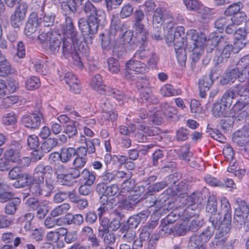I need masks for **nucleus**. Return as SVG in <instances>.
<instances>
[{
  "label": "nucleus",
  "mask_w": 249,
  "mask_h": 249,
  "mask_svg": "<svg viewBox=\"0 0 249 249\" xmlns=\"http://www.w3.org/2000/svg\"><path fill=\"white\" fill-rule=\"evenodd\" d=\"M42 115L41 113H33L24 115L22 119V124L26 127L37 129L41 124Z\"/></svg>",
  "instance_id": "nucleus-15"
},
{
  "label": "nucleus",
  "mask_w": 249,
  "mask_h": 249,
  "mask_svg": "<svg viewBox=\"0 0 249 249\" xmlns=\"http://www.w3.org/2000/svg\"><path fill=\"white\" fill-rule=\"evenodd\" d=\"M187 248L188 249H205L206 248L197 235H194L190 237Z\"/></svg>",
  "instance_id": "nucleus-36"
},
{
  "label": "nucleus",
  "mask_w": 249,
  "mask_h": 249,
  "mask_svg": "<svg viewBox=\"0 0 249 249\" xmlns=\"http://www.w3.org/2000/svg\"><path fill=\"white\" fill-rule=\"evenodd\" d=\"M44 6V1L42 2L40 1L38 4L36 3L35 5V9L38 11V13L41 12L39 14L40 17L38 18L40 26L50 27L53 24L55 15L52 12H45Z\"/></svg>",
  "instance_id": "nucleus-8"
},
{
  "label": "nucleus",
  "mask_w": 249,
  "mask_h": 249,
  "mask_svg": "<svg viewBox=\"0 0 249 249\" xmlns=\"http://www.w3.org/2000/svg\"><path fill=\"white\" fill-rule=\"evenodd\" d=\"M236 68L241 72L240 79L245 81L249 78V55L242 57L238 62Z\"/></svg>",
  "instance_id": "nucleus-18"
},
{
  "label": "nucleus",
  "mask_w": 249,
  "mask_h": 249,
  "mask_svg": "<svg viewBox=\"0 0 249 249\" xmlns=\"http://www.w3.org/2000/svg\"><path fill=\"white\" fill-rule=\"evenodd\" d=\"M215 70L213 69L209 76L202 77L199 81L198 87L201 89L204 88L205 90H209L212 85L213 80L212 77L214 76Z\"/></svg>",
  "instance_id": "nucleus-34"
},
{
  "label": "nucleus",
  "mask_w": 249,
  "mask_h": 249,
  "mask_svg": "<svg viewBox=\"0 0 249 249\" xmlns=\"http://www.w3.org/2000/svg\"><path fill=\"white\" fill-rule=\"evenodd\" d=\"M168 185L166 180H162L161 182L154 183L151 185L148 188V191L151 192H158L164 189Z\"/></svg>",
  "instance_id": "nucleus-60"
},
{
  "label": "nucleus",
  "mask_w": 249,
  "mask_h": 249,
  "mask_svg": "<svg viewBox=\"0 0 249 249\" xmlns=\"http://www.w3.org/2000/svg\"><path fill=\"white\" fill-rule=\"evenodd\" d=\"M21 148V146L18 142H12L8 149L4 153L5 158L9 161L20 164L22 167L28 166L30 163V160L27 157L20 159Z\"/></svg>",
  "instance_id": "nucleus-5"
},
{
  "label": "nucleus",
  "mask_w": 249,
  "mask_h": 249,
  "mask_svg": "<svg viewBox=\"0 0 249 249\" xmlns=\"http://www.w3.org/2000/svg\"><path fill=\"white\" fill-rule=\"evenodd\" d=\"M125 196L122 206L126 210H132L139 202V196L137 194H131Z\"/></svg>",
  "instance_id": "nucleus-29"
},
{
  "label": "nucleus",
  "mask_w": 249,
  "mask_h": 249,
  "mask_svg": "<svg viewBox=\"0 0 249 249\" xmlns=\"http://www.w3.org/2000/svg\"><path fill=\"white\" fill-rule=\"evenodd\" d=\"M40 85V79L36 76H32L28 78L25 83V88L29 90H34Z\"/></svg>",
  "instance_id": "nucleus-48"
},
{
  "label": "nucleus",
  "mask_w": 249,
  "mask_h": 249,
  "mask_svg": "<svg viewBox=\"0 0 249 249\" xmlns=\"http://www.w3.org/2000/svg\"><path fill=\"white\" fill-rule=\"evenodd\" d=\"M63 38L61 46L62 55L66 59L71 58L77 67L83 65L75 45L78 43V32L76 31L72 19L70 16L65 17V24L63 27Z\"/></svg>",
  "instance_id": "nucleus-1"
},
{
  "label": "nucleus",
  "mask_w": 249,
  "mask_h": 249,
  "mask_svg": "<svg viewBox=\"0 0 249 249\" xmlns=\"http://www.w3.org/2000/svg\"><path fill=\"white\" fill-rule=\"evenodd\" d=\"M247 17L246 14L242 11H240L236 13V14L234 15L230 19V21H231L232 23L235 24L237 26L245 21Z\"/></svg>",
  "instance_id": "nucleus-54"
},
{
  "label": "nucleus",
  "mask_w": 249,
  "mask_h": 249,
  "mask_svg": "<svg viewBox=\"0 0 249 249\" xmlns=\"http://www.w3.org/2000/svg\"><path fill=\"white\" fill-rule=\"evenodd\" d=\"M91 87L100 93L112 96L118 101H123L126 99L124 93L117 89L107 87L105 89V85L103 83L101 76L99 74H95L92 78L91 83Z\"/></svg>",
  "instance_id": "nucleus-3"
},
{
  "label": "nucleus",
  "mask_w": 249,
  "mask_h": 249,
  "mask_svg": "<svg viewBox=\"0 0 249 249\" xmlns=\"http://www.w3.org/2000/svg\"><path fill=\"white\" fill-rule=\"evenodd\" d=\"M81 177L86 181L85 183L89 185H92L95 180V174L94 172L89 171L87 168L81 172Z\"/></svg>",
  "instance_id": "nucleus-45"
},
{
  "label": "nucleus",
  "mask_w": 249,
  "mask_h": 249,
  "mask_svg": "<svg viewBox=\"0 0 249 249\" xmlns=\"http://www.w3.org/2000/svg\"><path fill=\"white\" fill-rule=\"evenodd\" d=\"M8 177L12 180L21 178L24 179H31L32 176L29 174L23 173L20 167L16 166L10 170L8 173Z\"/></svg>",
  "instance_id": "nucleus-23"
},
{
  "label": "nucleus",
  "mask_w": 249,
  "mask_h": 249,
  "mask_svg": "<svg viewBox=\"0 0 249 249\" xmlns=\"http://www.w3.org/2000/svg\"><path fill=\"white\" fill-rule=\"evenodd\" d=\"M35 70L42 75H47L48 73V67L44 62L40 60H35L33 62Z\"/></svg>",
  "instance_id": "nucleus-47"
},
{
  "label": "nucleus",
  "mask_w": 249,
  "mask_h": 249,
  "mask_svg": "<svg viewBox=\"0 0 249 249\" xmlns=\"http://www.w3.org/2000/svg\"><path fill=\"white\" fill-rule=\"evenodd\" d=\"M234 116L241 120L249 116V104L242 99L238 100L232 107Z\"/></svg>",
  "instance_id": "nucleus-12"
},
{
  "label": "nucleus",
  "mask_w": 249,
  "mask_h": 249,
  "mask_svg": "<svg viewBox=\"0 0 249 249\" xmlns=\"http://www.w3.org/2000/svg\"><path fill=\"white\" fill-rule=\"evenodd\" d=\"M60 158L62 163H67L76 154V150L73 147H63L60 150Z\"/></svg>",
  "instance_id": "nucleus-30"
},
{
  "label": "nucleus",
  "mask_w": 249,
  "mask_h": 249,
  "mask_svg": "<svg viewBox=\"0 0 249 249\" xmlns=\"http://www.w3.org/2000/svg\"><path fill=\"white\" fill-rule=\"evenodd\" d=\"M58 182L62 185L66 186H72L74 183V181L72 177L69 174H65L63 175H59L57 177Z\"/></svg>",
  "instance_id": "nucleus-56"
},
{
  "label": "nucleus",
  "mask_w": 249,
  "mask_h": 249,
  "mask_svg": "<svg viewBox=\"0 0 249 249\" xmlns=\"http://www.w3.org/2000/svg\"><path fill=\"white\" fill-rule=\"evenodd\" d=\"M244 211H243V209L240 207L239 204L238 208H237L235 210V213L233 217L234 222H236L240 225L243 224L244 218Z\"/></svg>",
  "instance_id": "nucleus-55"
},
{
  "label": "nucleus",
  "mask_w": 249,
  "mask_h": 249,
  "mask_svg": "<svg viewBox=\"0 0 249 249\" xmlns=\"http://www.w3.org/2000/svg\"><path fill=\"white\" fill-rule=\"evenodd\" d=\"M206 211L210 214L209 220L212 225H218L220 222L221 217L218 213H217V202L214 196H210L209 198L206 206Z\"/></svg>",
  "instance_id": "nucleus-9"
},
{
  "label": "nucleus",
  "mask_w": 249,
  "mask_h": 249,
  "mask_svg": "<svg viewBox=\"0 0 249 249\" xmlns=\"http://www.w3.org/2000/svg\"><path fill=\"white\" fill-rule=\"evenodd\" d=\"M160 92L164 96L170 97L178 95L180 94L181 91L174 89L173 86L170 84H165L161 87Z\"/></svg>",
  "instance_id": "nucleus-38"
},
{
  "label": "nucleus",
  "mask_w": 249,
  "mask_h": 249,
  "mask_svg": "<svg viewBox=\"0 0 249 249\" xmlns=\"http://www.w3.org/2000/svg\"><path fill=\"white\" fill-rule=\"evenodd\" d=\"M134 187V181L132 179H126L122 184V189L119 193L120 196H127V194H136L132 190Z\"/></svg>",
  "instance_id": "nucleus-31"
},
{
  "label": "nucleus",
  "mask_w": 249,
  "mask_h": 249,
  "mask_svg": "<svg viewBox=\"0 0 249 249\" xmlns=\"http://www.w3.org/2000/svg\"><path fill=\"white\" fill-rule=\"evenodd\" d=\"M184 3L187 9L192 11H197L202 4L197 0H184Z\"/></svg>",
  "instance_id": "nucleus-64"
},
{
  "label": "nucleus",
  "mask_w": 249,
  "mask_h": 249,
  "mask_svg": "<svg viewBox=\"0 0 249 249\" xmlns=\"http://www.w3.org/2000/svg\"><path fill=\"white\" fill-rule=\"evenodd\" d=\"M71 206L69 203H64L55 207L51 212V215L57 217L66 213L70 209Z\"/></svg>",
  "instance_id": "nucleus-40"
},
{
  "label": "nucleus",
  "mask_w": 249,
  "mask_h": 249,
  "mask_svg": "<svg viewBox=\"0 0 249 249\" xmlns=\"http://www.w3.org/2000/svg\"><path fill=\"white\" fill-rule=\"evenodd\" d=\"M27 143L31 149H36L39 146V139L35 135H30L27 139Z\"/></svg>",
  "instance_id": "nucleus-61"
},
{
  "label": "nucleus",
  "mask_w": 249,
  "mask_h": 249,
  "mask_svg": "<svg viewBox=\"0 0 249 249\" xmlns=\"http://www.w3.org/2000/svg\"><path fill=\"white\" fill-rule=\"evenodd\" d=\"M172 234L175 236H182L185 235L187 231L188 228L183 224H177L172 227Z\"/></svg>",
  "instance_id": "nucleus-52"
},
{
  "label": "nucleus",
  "mask_w": 249,
  "mask_h": 249,
  "mask_svg": "<svg viewBox=\"0 0 249 249\" xmlns=\"http://www.w3.org/2000/svg\"><path fill=\"white\" fill-rule=\"evenodd\" d=\"M55 217L47 216L44 221V224L47 229H51L55 227L56 226H60L62 221L60 218H55Z\"/></svg>",
  "instance_id": "nucleus-49"
},
{
  "label": "nucleus",
  "mask_w": 249,
  "mask_h": 249,
  "mask_svg": "<svg viewBox=\"0 0 249 249\" xmlns=\"http://www.w3.org/2000/svg\"><path fill=\"white\" fill-rule=\"evenodd\" d=\"M229 106L222 102L215 103L213 108V113L216 117H219L225 115Z\"/></svg>",
  "instance_id": "nucleus-42"
},
{
  "label": "nucleus",
  "mask_w": 249,
  "mask_h": 249,
  "mask_svg": "<svg viewBox=\"0 0 249 249\" xmlns=\"http://www.w3.org/2000/svg\"><path fill=\"white\" fill-rule=\"evenodd\" d=\"M17 121V116L13 112L6 113L2 118V122L5 125L14 124Z\"/></svg>",
  "instance_id": "nucleus-58"
},
{
  "label": "nucleus",
  "mask_w": 249,
  "mask_h": 249,
  "mask_svg": "<svg viewBox=\"0 0 249 249\" xmlns=\"http://www.w3.org/2000/svg\"><path fill=\"white\" fill-rule=\"evenodd\" d=\"M134 16L135 19L133 27L136 31L137 38L146 42L148 32L145 29L144 25L141 23L144 19V14L141 10H136L134 12Z\"/></svg>",
  "instance_id": "nucleus-7"
},
{
  "label": "nucleus",
  "mask_w": 249,
  "mask_h": 249,
  "mask_svg": "<svg viewBox=\"0 0 249 249\" xmlns=\"http://www.w3.org/2000/svg\"><path fill=\"white\" fill-rule=\"evenodd\" d=\"M76 124H77L76 122H72L66 125L64 132L68 136L69 138H72L77 135L78 131Z\"/></svg>",
  "instance_id": "nucleus-51"
},
{
  "label": "nucleus",
  "mask_w": 249,
  "mask_h": 249,
  "mask_svg": "<svg viewBox=\"0 0 249 249\" xmlns=\"http://www.w3.org/2000/svg\"><path fill=\"white\" fill-rule=\"evenodd\" d=\"M82 9L89 18V22L94 23L98 27L106 19L105 12L95 7L89 0L85 3Z\"/></svg>",
  "instance_id": "nucleus-6"
},
{
  "label": "nucleus",
  "mask_w": 249,
  "mask_h": 249,
  "mask_svg": "<svg viewBox=\"0 0 249 249\" xmlns=\"http://www.w3.org/2000/svg\"><path fill=\"white\" fill-rule=\"evenodd\" d=\"M84 0H66L61 3V9L62 13L66 16L75 14L77 8L82 4Z\"/></svg>",
  "instance_id": "nucleus-14"
},
{
  "label": "nucleus",
  "mask_w": 249,
  "mask_h": 249,
  "mask_svg": "<svg viewBox=\"0 0 249 249\" xmlns=\"http://www.w3.org/2000/svg\"><path fill=\"white\" fill-rule=\"evenodd\" d=\"M32 184L30 188V191L32 194L36 196H45L44 182L42 183L32 181Z\"/></svg>",
  "instance_id": "nucleus-37"
},
{
  "label": "nucleus",
  "mask_w": 249,
  "mask_h": 249,
  "mask_svg": "<svg viewBox=\"0 0 249 249\" xmlns=\"http://www.w3.org/2000/svg\"><path fill=\"white\" fill-rule=\"evenodd\" d=\"M118 117L117 112L113 111L112 109L104 111L99 119V123L102 125H108L110 122L116 120Z\"/></svg>",
  "instance_id": "nucleus-26"
},
{
  "label": "nucleus",
  "mask_w": 249,
  "mask_h": 249,
  "mask_svg": "<svg viewBox=\"0 0 249 249\" xmlns=\"http://www.w3.org/2000/svg\"><path fill=\"white\" fill-rule=\"evenodd\" d=\"M52 171L53 169L51 166L39 163L34 170L31 181L42 183L44 182L45 176L50 174Z\"/></svg>",
  "instance_id": "nucleus-11"
},
{
  "label": "nucleus",
  "mask_w": 249,
  "mask_h": 249,
  "mask_svg": "<svg viewBox=\"0 0 249 249\" xmlns=\"http://www.w3.org/2000/svg\"><path fill=\"white\" fill-rule=\"evenodd\" d=\"M175 52L178 63L181 66H185L187 59L185 49L181 48L180 50H176Z\"/></svg>",
  "instance_id": "nucleus-62"
},
{
  "label": "nucleus",
  "mask_w": 249,
  "mask_h": 249,
  "mask_svg": "<svg viewBox=\"0 0 249 249\" xmlns=\"http://www.w3.org/2000/svg\"><path fill=\"white\" fill-rule=\"evenodd\" d=\"M203 224V221L201 219L193 220L187 227L188 230L192 232L196 231L202 226Z\"/></svg>",
  "instance_id": "nucleus-63"
},
{
  "label": "nucleus",
  "mask_w": 249,
  "mask_h": 249,
  "mask_svg": "<svg viewBox=\"0 0 249 249\" xmlns=\"http://www.w3.org/2000/svg\"><path fill=\"white\" fill-rule=\"evenodd\" d=\"M234 92L241 97H244L245 99H249V84H238L235 86Z\"/></svg>",
  "instance_id": "nucleus-43"
},
{
  "label": "nucleus",
  "mask_w": 249,
  "mask_h": 249,
  "mask_svg": "<svg viewBox=\"0 0 249 249\" xmlns=\"http://www.w3.org/2000/svg\"><path fill=\"white\" fill-rule=\"evenodd\" d=\"M234 89L233 90H228L224 93L221 102L228 106H230L232 102V99L234 98L235 94Z\"/></svg>",
  "instance_id": "nucleus-57"
},
{
  "label": "nucleus",
  "mask_w": 249,
  "mask_h": 249,
  "mask_svg": "<svg viewBox=\"0 0 249 249\" xmlns=\"http://www.w3.org/2000/svg\"><path fill=\"white\" fill-rule=\"evenodd\" d=\"M231 228V222L222 221L220 224L218 231L215 235V237L222 239L226 238L227 240V235L230 232Z\"/></svg>",
  "instance_id": "nucleus-33"
},
{
  "label": "nucleus",
  "mask_w": 249,
  "mask_h": 249,
  "mask_svg": "<svg viewBox=\"0 0 249 249\" xmlns=\"http://www.w3.org/2000/svg\"><path fill=\"white\" fill-rule=\"evenodd\" d=\"M221 206L222 212L224 213L223 221H228V222L231 221V205L229 202L228 199L223 197L221 199Z\"/></svg>",
  "instance_id": "nucleus-27"
},
{
  "label": "nucleus",
  "mask_w": 249,
  "mask_h": 249,
  "mask_svg": "<svg viewBox=\"0 0 249 249\" xmlns=\"http://www.w3.org/2000/svg\"><path fill=\"white\" fill-rule=\"evenodd\" d=\"M211 41L217 47V63H221L229 58L231 52L233 53V46L230 44L228 38L222 36H216L211 39Z\"/></svg>",
  "instance_id": "nucleus-4"
},
{
  "label": "nucleus",
  "mask_w": 249,
  "mask_h": 249,
  "mask_svg": "<svg viewBox=\"0 0 249 249\" xmlns=\"http://www.w3.org/2000/svg\"><path fill=\"white\" fill-rule=\"evenodd\" d=\"M108 70L113 74H116L120 71V65L118 61L113 57L107 59Z\"/></svg>",
  "instance_id": "nucleus-50"
},
{
  "label": "nucleus",
  "mask_w": 249,
  "mask_h": 249,
  "mask_svg": "<svg viewBox=\"0 0 249 249\" xmlns=\"http://www.w3.org/2000/svg\"><path fill=\"white\" fill-rule=\"evenodd\" d=\"M139 129L140 130L143 132L146 136H153L155 135H159L160 133V129L155 126H148L145 125H141Z\"/></svg>",
  "instance_id": "nucleus-46"
},
{
  "label": "nucleus",
  "mask_w": 249,
  "mask_h": 249,
  "mask_svg": "<svg viewBox=\"0 0 249 249\" xmlns=\"http://www.w3.org/2000/svg\"><path fill=\"white\" fill-rule=\"evenodd\" d=\"M241 3H236L229 6L225 11V14L227 16H231L235 15L239 12L241 9Z\"/></svg>",
  "instance_id": "nucleus-53"
},
{
  "label": "nucleus",
  "mask_w": 249,
  "mask_h": 249,
  "mask_svg": "<svg viewBox=\"0 0 249 249\" xmlns=\"http://www.w3.org/2000/svg\"><path fill=\"white\" fill-rule=\"evenodd\" d=\"M136 59L133 57L126 62L125 66L127 69L141 73L147 72L148 68L146 65Z\"/></svg>",
  "instance_id": "nucleus-19"
},
{
  "label": "nucleus",
  "mask_w": 249,
  "mask_h": 249,
  "mask_svg": "<svg viewBox=\"0 0 249 249\" xmlns=\"http://www.w3.org/2000/svg\"><path fill=\"white\" fill-rule=\"evenodd\" d=\"M133 36V34L131 31H126L120 38L117 39L119 47H122L124 45H126V48H128L129 46L131 48H133L134 41H132Z\"/></svg>",
  "instance_id": "nucleus-25"
},
{
  "label": "nucleus",
  "mask_w": 249,
  "mask_h": 249,
  "mask_svg": "<svg viewBox=\"0 0 249 249\" xmlns=\"http://www.w3.org/2000/svg\"><path fill=\"white\" fill-rule=\"evenodd\" d=\"M78 27L82 35L87 36L97 33L98 27L93 23L89 22V18H81L78 21Z\"/></svg>",
  "instance_id": "nucleus-13"
},
{
  "label": "nucleus",
  "mask_w": 249,
  "mask_h": 249,
  "mask_svg": "<svg viewBox=\"0 0 249 249\" xmlns=\"http://www.w3.org/2000/svg\"><path fill=\"white\" fill-rule=\"evenodd\" d=\"M193 30H190V33L188 35V37L186 38H182L181 37H173V35L172 34H168L166 36V42L169 46L172 45V43H173L175 50H180L181 48H185L184 43L186 42V45H187V41L188 39L191 38V32ZM186 46V45H185Z\"/></svg>",
  "instance_id": "nucleus-17"
},
{
  "label": "nucleus",
  "mask_w": 249,
  "mask_h": 249,
  "mask_svg": "<svg viewBox=\"0 0 249 249\" xmlns=\"http://www.w3.org/2000/svg\"><path fill=\"white\" fill-rule=\"evenodd\" d=\"M124 24L121 23V20L116 15H113L111 18V24L109 31L111 35H117L118 33L120 34L122 32V27Z\"/></svg>",
  "instance_id": "nucleus-28"
},
{
  "label": "nucleus",
  "mask_w": 249,
  "mask_h": 249,
  "mask_svg": "<svg viewBox=\"0 0 249 249\" xmlns=\"http://www.w3.org/2000/svg\"><path fill=\"white\" fill-rule=\"evenodd\" d=\"M11 71V66L5 56H3L0 60V76H6Z\"/></svg>",
  "instance_id": "nucleus-41"
},
{
  "label": "nucleus",
  "mask_w": 249,
  "mask_h": 249,
  "mask_svg": "<svg viewBox=\"0 0 249 249\" xmlns=\"http://www.w3.org/2000/svg\"><path fill=\"white\" fill-rule=\"evenodd\" d=\"M58 144L57 140L55 138L47 139L41 145L42 150L45 153H48L53 150Z\"/></svg>",
  "instance_id": "nucleus-39"
},
{
  "label": "nucleus",
  "mask_w": 249,
  "mask_h": 249,
  "mask_svg": "<svg viewBox=\"0 0 249 249\" xmlns=\"http://www.w3.org/2000/svg\"><path fill=\"white\" fill-rule=\"evenodd\" d=\"M138 42L140 46H139V49L134 53L133 58L143 60L151 54L150 50L148 49H145L148 43V36H147L146 42L139 39H138Z\"/></svg>",
  "instance_id": "nucleus-21"
},
{
  "label": "nucleus",
  "mask_w": 249,
  "mask_h": 249,
  "mask_svg": "<svg viewBox=\"0 0 249 249\" xmlns=\"http://www.w3.org/2000/svg\"><path fill=\"white\" fill-rule=\"evenodd\" d=\"M40 26L39 20L36 13H33L30 15L26 23L24 32L27 36H30L34 34Z\"/></svg>",
  "instance_id": "nucleus-16"
},
{
  "label": "nucleus",
  "mask_w": 249,
  "mask_h": 249,
  "mask_svg": "<svg viewBox=\"0 0 249 249\" xmlns=\"http://www.w3.org/2000/svg\"><path fill=\"white\" fill-rule=\"evenodd\" d=\"M49 41V48L50 51L53 54L58 53L60 50L61 45V41L60 39L53 35V36H52L50 37Z\"/></svg>",
  "instance_id": "nucleus-44"
},
{
  "label": "nucleus",
  "mask_w": 249,
  "mask_h": 249,
  "mask_svg": "<svg viewBox=\"0 0 249 249\" xmlns=\"http://www.w3.org/2000/svg\"><path fill=\"white\" fill-rule=\"evenodd\" d=\"M233 140L241 146L245 145L249 140V130L243 128L236 131L233 133Z\"/></svg>",
  "instance_id": "nucleus-24"
},
{
  "label": "nucleus",
  "mask_w": 249,
  "mask_h": 249,
  "mask_svg": "<svg viewBox=\"0 0 249 249\" xmlns=\"http://www.w3.org/2000/svg\"><path fill=\"white\" fill-rule=\"evenodd\" d=\"M191 38L187 41L186 49L193 52L192 59L194 62H196L200 58L207 37L205 34L202 33L199 34L196 31H191Z\"/></svg>",
  "instance_id": "nucleus-2"
},
{
  "label": "nucleus",
  "mask_w": 249,
  "mask_h": 249,
  "mask_svg": "<svg viewBox=\"0 0 249 249\" xmlns=\"http://www.w3.org/2000/svg\"><path fill=\"white\" fill-rule=\"evenodd\" d=\"M240 75H241V72L236 68L226 73L223 78L221 80L220 83L222 85L230 84L233 83L237 78L241 82H244L245 81L241 80Z\"/></svg>",
  "instance_id": "nucleus-20"
},
{
  "label": "nucleus",
  "mask_w": 249,
  "mask_h": 249,
  "mask_svg": "<svg viewBox=\"0 0 249 249\" xmlns=\"http://www.w3.org/2000/svg\"><path fill=\"white\" fill-rule=\"evenodd\" d=\"M20 203V198L17 197L7 203L4 208V212L8 215H14L17 212L18 207Z\"/></svg>",
  "instance_id": "nucleus-32"
},
{
  "label": "nucleus",
  "mask_w": 249,
  "mask_h": 249,
  "mask_svg": "<svg viewBox=\"0 0 249 249\" xmlns=\"http://www.w3.org/2000/svg\"><path fill=\"white\" fill-rule=\"evenodd\" d=\"M24 19V18L14 13L10 17V23L14 28H18L22 24Z\"/></svg>",
  "instance_id": "nucleus-59"
},
{
  "label": "nucleus",
  "mask_w": 249,
  "mask_h": 249,
  "mask_svg": "<svg viewBox=\"0 0 249 249\" xmlns=\"http://www.w3.org/2000/svg\"><path fill=\"white\" fill-rule=\"evenodd\" d=\"M217 225L213 226V227H208L205 229L199 235L197 236L201 240L202 243L204 244L207 242L213 236L214 230Z\"/></svg>",
  "instance_id": "nucleus-35"
},
{
  "label": "nucleus",
  "mask_w": 249,
  "mask_h": 249,
  "mask_svg": "<svg viewBox=\"0 0 249 249\" xmlns=\"http://www.w3.org/2000/svg\"><path fill=\"white\" fill-rule=\"evenodd\" d=\"M169 20L168 22L167 28L170 30L173 28V23L172 22V16L171 14L167 12L164 8L158 7L154 11L153 16V22L154 24H161L164 20Z\"/></svg>",
  "instance_id": "nucleus-10"
},
{
  "label": "nucleus",
  "mask_w": 249,
  "mask_h": 249,
  "mask_svg": "<svg viewBox=\"0 0 249 249\" xmlns=\"http://www.w3.org/2000/svg\"><path fill=\"white\" fill-rule=\"evenodd\" d=\"M116 35H111L110 32H108L107 36H104L102 40V46L104 49L109 50L112 48H118L119 46L117 40L115 38Z\"/></svg>",
  "instance_id": "nucleus-22"
}]
</instances>
